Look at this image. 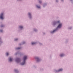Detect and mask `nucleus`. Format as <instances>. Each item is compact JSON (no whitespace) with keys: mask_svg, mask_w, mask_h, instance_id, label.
<instances>
[{"mask_svg":"<svg viewBox=\"0 0 73 73\" xmlns=\"http://www.w3.org/2000/svg\"><path fill=\"white\" fill-rule=\"evenodd\" d=\"M27 56H25L23 58V62L21 64L22 65H24L25 64V60H27Z\"/></svg>","mask_w":73,"mask_h":73,"instance_id":"1","label":"nucleus"},{"mask_svg":"<svg viewBox=\"0 0 73 73\" xmlns=\"http://www.w3.org/2000/svg\"><path fill=\"white\" fill-rule=\"evenodd\" d=\"M0 19H2V20L4 19V18L3 17V13H2L1 14L0 16Z\"/></svg>","mask_w":73,"mask_h":73,"instance_id":"2","label":"nucleus"},{"mask_svg":"<svg viewBox=\"0 0 73 73\" xmlns=\"http://www.w3.org/2000/svg\"><path fill=\"white\" fill-rule=\"evenodd\" d=\"M61 26H62V24H60L58 26L57 28H60L61 27Z\"/></svg>","mask_w":73,"mask_h":73,"instance_id":"3","label":"nucleus"},{"mask_svg":"<svg viewBox=\"0 0 73 73\" xmlns=\"http://www.w3.org/2000/svg\"><path fill=\"white\" fill-rule=\"evenodd\" d=\"M19 61V58H18L16 59V61L17 62H18Z\"/></svg>","mask_w":73,"mask_h":73,"instance_id":"4","label":"nucleus"},{"mask_svg":"<svg viewBox=\"0 0 73 73\" xmlns=\"http://www.w3.org/2000/svg\"><path fill=\"white\" fill-rule=\"evenodd\" d=\"M56 30H57V29H56V30H54L53 31H52V32H51V33H54V32H56Z\"/></svg>","mask_w":73,"mask_h":73,"instance_id":"5","label":"nucleus"},{"mask_svg":"<svg viewBox=\"0 0 73 73\" xmlns=\"http://www.w3.org/2000/svg\"><path fill=\"white\" fill-rule=\"evenodd\" d=\"M13 59L11 58H10L9 61H12Z\"/></svg>","mask_w":73,"mask_h":73,"instance_id":"6","label":"nucleus"},{"mask_svg":"<svg viewBox=\"0 0 73 73\" xmlns=\"http://www.w3.org/2000/svg\"><path fill=\"white\" fill-rule=\"evenodd\" d=\"M36 59L37 60V61H39L40 60V59H39V58H38L37 57L36 58Z\"/></svg>","mask_w":73,"mask_h":73,"instance_id":"7","label":"nucleus"},{"mask_svg":"<svg viewBox=\"0 0 73 73\" xmlns=\"http://www.w3.org/2000/svg\"><path fill=\"white\" fill-rule=\"evenodd\" d=\"M19 28L20 29H22L23 27L22 26H19Z\"/></svg>","mask_w":73,"mask_h":73,"instance_id":"8","label":"nucleus"},{"mask_svg":"<svg viewBox=\"0 0 73 73\" xmlns=\"http://www.w3.org/2000/svg\"><path fill=\"white\" fill-rule=\"evenodd\" d=\"M62 69H59V70H58V71L59 72L60 71H62Z\"/></svg>","mask_w":73,"mask_h":73,"instance_id":"9","label":"nucleus"},{"mask_svg":"<svg viewBox=\"0 0 73 73\" xmlns=\"http://www.w3.org/2000/svg\"><path fill=\"white\" fill-rule=\"evenodd\" d=\"M36 44V43L35 42H33L32 43V45H34V44Z\"/></svg>","mask_w":73,"mask_h":73,"instance_id":"10","label":"nucleus"},{"mask_svg":"<svg viewBox=\"0 0 73 73\" xmlns=\"http://www.w3.org/2000/svg\"><path fill=\"white\" fill-rule=\"evenodd\" d=\"M60 57H62V56H64V54H61L60 55Z\"/></svg>","mask_w":73,"mask_h":73,"instance_id":"11","label":"nucleus"},{"mask_svg":"<svg viewBox=\"0 0 73 73\" xmlns=\"http://www.w3.org/2000/svg\"><path fill=\"white\" fill-rule=\"evenodd\" d=\"M38 8H40V6H36Z\"/></svg>","mask_w":73,"mask_h":73,"instance_id":"12","label":"nucleus"},{"mask_svg":"<svg viewBox=\"0 0 73 73\" xmlns=\"http://www.w3.org/2000/svg\"><path fill=\"white\" fill-rule=\"evenodd\" d=\"M21 48L20 47H18L17 48V49H20Z\"/></svg>","mask_w":73,"mask_h":73,"instance_id":"13","label":"nucleus"},{"mask_svg":"<svg viewBox=\"0 0 73 73\" xmlns=\"http://www.w3.org/2000/svg\"><path fill=\"white\" fill-rule=\"evenodd\" d=\"M28 15L29 16H31V13H28Z\"/></svg>","mask_w":73,"mask_h":73,"instance_id":"14","label":"nucleus"},{"mask_svg":"<svg viewBox=\"0 0 73 73\" xmlns=\"http://www.w3.org/2000/svg\"><path fill=\"white\" fill-rule=\"evenodd\" d=\"M9 54L7 52L6 53V55H7V56H8Z\"/></svg>","mask_w":73,"mask_h":73,"instance_id":"15","label":"nucleus"},{"mask_svg":"<svg viewBox=\"0 0 73 73\" xmlns=\"http://www.w3.org/2000/svg\"><path fill=\"white\" fill-rule=\"evenodd\" d=\"M15 71L16 72H18V71L17 70H15Z\"/></svg>","mask_w":73,"mask_h":73,"instance_id":"16","label":"nucleus"},{"mask_svg":"<svg viewBox=\"0 0 73 73\" xmlns=\"http://www.w3.org/2000/svg\"><path fill=\"white\" fill-rule=\"evenodd\" d=\"M17 40H18V39L17 38H16V39H15V40L17 41Z\"/></svg>","mask_w":73,"mask_h":73,"instance_id":"17","label":"nucleus"},{"mask_svg":"<svg viewBox=\"0 0 73 73\" xmlns=\"http://www.w3.org/2000/svg\"><path fill=\"white\" fill-rule=\"evenodd\" d=\"M0 31L1 32H3V30H0Z\"/></svg>","mask_w":73,"mask_h":73,"instance_id":"18","label":"nucleus"},{"mask_svg":"<svg viewBox=\"0 0 73 73\" xmlns=\"http://www.w3.org/2000/svg\"><path fill=\"white\" fill-rule=\"evenodd\" d=\"M57 23H60V21H57Z\"/></svg>","mask_w":73,"mask_h":73,"instance_id":"19","label":"nucleus"},{"mask_svg":"<svg viewBox=\"0 0 73 73\" xmlns=\"http://www.w3.org/2000/svg\"><path fill=\"white\" fill-rule=\"evenodd\" d=\"M1 27H3V25H1Z\"/></svg>","mask_w":73,"mask_h":73,"instance_id":"20","label":"nucleus"},{"mask_svg":"<svg viewBox=\"0 0 73 73\" xmlns=\"http://www.w3.org/2000/svg\"><path fill=\"white\" fill-rule=\"evenodd\" d=\"M39 3H41V1H39Z\"/></svg>","mask_w":73,"mask_h":73,"instance_id":"21","label":"nucleus"},{"mask_svg":"<svg viewBox=\"0 0 73 73\" xmlns=\"http://www.w3.org/2000/svg\"><path fill=\"white\" fill-rule=\"evenodd\" d=\"M56 2H57V0H56Z\"/></svg>","mask_w":73,"mask_h":73,"instance_id":"22","label":"nucleus"},{"mask_svg":"<svg viewBox=\"0 0 73 73\" xmlns=\"http://www.w3.org/2000/svg\"><path fill=\"white\" fill-rule=\"evenodd\" d=\"M34 31H36V30H34Z\"/></svg>","mask_w":73,"mask_h":73,"instance_id":"23","label":"nucleus"}]
</instances>
